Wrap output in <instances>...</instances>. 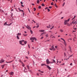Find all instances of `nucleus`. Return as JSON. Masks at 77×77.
I'll return each instance as SVG.
<instances>
[{"label":"nucleus","instance_id":"f257e3e1","mask_svg":"<svg viewBox=\"0 0 77 77\" xmlns=\"http://www.w3.org/2000/svg\"><path fill=\"white\" fill-rule=\"evenodd\" d=\"M26 27L28 29H29L31 34H33V31H32V30H31V28L30 27H29V26L28 25H27V26H26Z\"/></svg>","mask_w":77,"mask_h":77},{"label":"nucleus","instance_id":"f03ea898","mask_svg":"<svg viewBox=\"0 0 77 77\" xmlns=\"http://www.w3.org/2000/svg\"><path fill=\"white\" fill-rule=\"evenodd\" d=\"M69 20H70V19H69L67 20H64V24L65 25H66L67 24H68V22L69 21Z\"/></svg>","mask_w":77,"mask_h":77},{"label":"nucleus","instance_id":"7ed1b4c3","mask_svg":"<svg viewBox=\"0 0 77 77\" xmlns=\"http://www.w3.org/2000/svg\"><path fill=\"white\" fill-rule=\"evenodd\" d=\"M46 62V63L47 65H48L50 62V61L48 59H47Z\"/></svg>","mask_w":77,"mask_h":77},{"label":"nucleus","instance_id":"20e7f679","mask_svg":"<svg viewBox=\"0 0 77 77\" xmlns=\"http://www.w3.org/2000/svg\"><path fill=\"white\" fill-rule=\"evenodd\" d=\"M5 62V60L3 59H1L0 60V63H3Z\"/></svg>","mask_w":77,"mask_h":77},{"label":"nucleus","instance_id":"39448f33","mask_svg":"<svg viewBox=\"0 0 77 77\" xmlns=\"http://www.w3.org/2000/svg\"><path fill=\"white\" fill-rule=\"evenodd\" d=\"M45 66H47V67L50 70L51 69V67L48 65H45Z\"/></svg>","mask_w":77,"mask_h":77},{"label":"nucleus","instance_id":"423d86ee","mask_svg":"<svg viewBox=\"0 0 77 77\" xmlns=\"http://www.w3.org/2000/svg\"><path fill=\"white\" fill-rule=\"evenodd\" d=\"M51 48L52 49H54V51H55V48H54V46L53 45L51 46Z\"/></svg>","mask_w":77,"mask_h":77},{"label":"nucleus","instance_id":"0eeeda50","mask_svg":"<svg viewBox=\"0 0 77 77\" xmlns=\"http://www.w3.org/2000/svg\"><path fill=\"white\" fill-rule=\"evenodd\" d=\"M24 68L26 70H25V69H24V72H27V69L26 68V67H25Z\"/></svg>","mask_w":77,"mask_h":77},{"label":"nucleus","instance_id":"6e6552de","mask_svg":"<svg viewBox=\"0 0 77 77\" xmlns=\"http://www.w3.org/2000/svg\"><path fill=\"white\" fill-rule=\"evenodd\" d=\"M9 74L11 75H13V74H14V72H11Z\"/></svg>","mask_w":77,"mask_h":77},{"label":"nucleus","instance_id":"1a4fd4ad","mask_svg":"<svg viewBox=\"0 0 77 77\" xmlns=\"http://www.w3.org/2000/svg\"><path fill=\"white\" fill-rule=\"evenodd\" d=\"M61 39H62V40H63V41H64V44H66V42H65V40H64V39H63V38H61Z\"/></svg>","mask_w":77,"mask_h":77},{"label":"nucleus","instance_id":"9d476101","mask_svg":"<svg viewBox=\"0 0 77 77\" xmlns=\"http://www.w3.org/2000/svg\"><path fill=\"white\" fill-rule=\"evenodd\" d=\"M39 32H45V30H40L39 31Z\"/></svg>","mask_w":77,"mask_h":77},{"label":"nucleus","instance_id":"9b49d317","mask_svg":"<svg viewBox=\"0 0 77 77\" xmlns=\"http://www.w3.org/2000/svg\"><path fill=\"white\" fill-rule=\"evenodd\" d=\"M26 67L28 69H30V66H29V65H27L26 66Z\"/></svg>","mask_w":77,"mask_h":77},{"label":"nucleus","instance_id":"f8f14e48","mask_svg":"<svg viewBox=\"0 0 77 77\" xmlns=\"http://www.w3.org/2000/svg\"><path fill=\"white\" fill-rule=\"evenodd\" d=\"M51 27V25H50V24H49L48 26H47V28H48V29H49V28H50Z\"/></svg>","mask_w":77,"mask_h":77},{"label":"nucleus","instance_id":"ddd939ff","mask_svg":"<svg viewBox=\"0 0 77 77\" xmlns=\"http://www.w3.org/2000/svg\"><path fill=\"white\" fill-rule=\"evenodd\" d=\"M23 36H27V34H25L23 33Z\"/></svg>","mask_w":77,"mask_h":77},{"label":"nucleus","instance_id":"4468645a","mask_svg":"<svg viewBox=\"0 0 77 77\" xmlns=\"http://www.w3.org/2000/svg\"><path fill=\"white\" fill-rule=\"evenodd\" d=\"M75 19L74 20H73L72 22V23H73V24H75Z\"/></svg>","mask_w":77,"mask_h":77},{"label":"nucleus","instance_id":"2eb2a0df","mask_svg":"<svg viewBox=\"0 0 77 77\" xmlns=\"http://www.w3.org/2000/svg\"><path fill=\"white\" fill-rule=\"evenodd\" d=\"M21 64L22 65V66H23V67H24V65H24V63L23 62H22Z\"/></svg>","mask_w":77,"mask_h":77},{"label":"nucleus","instance_id":"dca6fc26","mask_svg":"<svg viewBox=\"0 0 77 77\" xmlns=\"http://www.w3.org/2000/svg\"><path fill=\"white\" fill-rule=\"evenodd\" d=\"M33 40H35V41H37L36 38L35 37L33 38Z\"/></svg>","mask_w":77,"mask_h":77},{"label":"nucleus","instance_id":"f3484780","mask_svg":"<svg viewBox=\"0 0 77 77\" xmlns=\"http://www.w3.org/2000/svg\"><path fill=\"white\" fill-rule=\"evenodd\" d=\"M0 12H4V11L1 9H0Z\"/></svg>","mask_w":77,"mask_h":77},{"label":"nucleus","instance_id":"a211bd4d","mask_svg":"<svg viewBox=\"0 0 77 77\" xmlns=\"http://www.w3.org/2000/svg\"><path fill=\"white\" fill-rule=\"evenodd\" d=\"M39 0H37V3L38 4H39Z\"/></svg>","mask_w":77,"mask_h":77},{"label":"nucleus","instance_id":"6ab92c4d","mask_svg":"<svg viewBox=\"0 0 77 77\" xmlns=\"http://www.w3.org/2000/svg\"><path fill=\"white\" fill-rule=\"evenodd\" d=\"M5 66V65H2L1 66L2 67V69H3L4 68V67Z\"/></svg>","mask_w":77,"mask_h":77},{"label":"nucleus","instance_id":"aec40b11","mask_svg":"<svg viewBox=\"0 0 77 77\" xmlns=\"http://www.w3.org/2000/svg\"><path fill=\"white\" fill-rule=\"evenodd\" d=\"M19 12H24V11L23 10H20Z\"/></svg>","mask_w":77,"mask_h":77},{"label":"nucleus","instance_id":"412c9836","mask_svg":"<svg viewBox=\"0 0 77 77\" xmlns=\"http://www.w3.org/2000/svg\"><path fill=\"white\" fill-rule=\"evenodd\" d=\"M7 22H5L4 24V26H6L7 25Z\"/></svg>","mask_w":77,"mask_h":77},{"label":"nucleus","instance_id":"4be33fe9","mask_svg":"<svg viewBox=\"0 0 77 77\" xmlns=\"http://www.w3.org/2000/svg\"><path fill=\"white\" fill-rule=\"evenodd\" d=\"M30 40H33V37H31L30 38Z\"/></svg>","mask_w":77,"mask_h":77},{"label":"nucleus","instance_id":"5701e85b","mask_svg":"<svg viewBox=\"0 0 77 77\" xmlns=\"http://www.w3.org/2000/svg\"><path fill=\"white\" fill-rule=\"evenodd\" d=\"M44 65H46L45 64V63H43V64H41V66H44Z\"/></svg>","mask_w":77,"mask_h":77},{"label":"nucleus","instance_id":"b1692460","mask_svg":"<svg viewBox=\"0 0 77 77\" xmlns=\"http://www.w3.org/2000/svg\"><path fill=\"white\" fill-rule=\"evenodd\" d=\"M17 35H18L19 36H20L21 35V33H18Z\"/></svg>","mask_w":77,"mask_h":77},{"label":"nucleus","instance_id":"393cba45","mask_svg":"<svg viewBox=\"0 0 77 77\" xmlns=\"http://www.w3.org/2000/svg\"><path fill=\"white\" fill-rule=\"evenodd\" d=\"M54 5L55 6V7H56V8H57V6L56 5V4H55Z\"/></svg>","mask_w":77,"mask_h":77},{"label":"nucleus","instance_id":"a878e982","mask_svg":"<svg viewBox=\"0 0 77 77\" xmlns=\"http://www.w3.org/2000/svg\"><path fill=\"white\" fill-rule=\"evenodd\" d=\"M17 39H19V36H18V35H17Z\"/></svg>","mask_w":77,"mask_h":77},{"label":"nucleus","instance_id":"bb28decb","mask_svg":"<svg viewBox=\"0 0 77 77\" xmlns=\"http://www.w3.org/2000/svg\"><path fill=\"white\" fill-rule=\"evenodd\" d=\"M19 62H20V63H22V61H21V60L20 59H19Z\"/></svg>","mask_w":77,"mask_h":77},{"label":"nucleus","instance_id":"cd10ccee","mask_svg":"<svg viewBox=\"0 0 77 77\" xmlns=\"http://www.w3.org/2000/svg\"><path fill=\"white\" fill-rule=\"evenodd\" d=\"M52 60L53 61V63H55L56 62V61L54 60Z\"/></svg>","mask_w":77,"mask_h":77},{"label":"nucleus","instance_id":"c85d7f7f","mask_svg":"<svg viewBox=\"0 0 77 77\" xmlns=\"http://www.w3.org/2000/svg\"><path fill=\"white\" fill-rule=\"evenodd\" d=\"M19 42H20V44H22V41H20Z\"/></svg>","mask_w":77,"mask_h":77},{"label":"nucleus","instance_id":"c756f323","mask_svg":"<svg viewBox=\"0 0 77 77\" xmlns=\"http://www.w3.org/2000/svg\"><path fill=\"white\" fill-rule=\"evenodd\" d=\"M60 31H61V32H63V30L62 29H60Z\"/></svg>","mask_w":77,"mask_h":77},{"label":"nucleus","instance_id":"7c9ffc66","mask_svg":"<svg viewBox=\"0 0 77 77\" xmlns=\"http://www.w3.org/2000/svg\"><path fill=\"white\" fill-rule=\"evenodd\" d=\"M69 40H72V38H69V39H68V41H69Z\"/></svg>","mask_w":77,"mask_h":77},{"label":"nucleus","instance_id":"2f4dec72","mask_svg":"<svg viewBox=\"0 0 77 77\" xmlns=\"http://www.w3.org/2000/svg\"><path fill=\"white\" fill-rule=\"evenodd\" d=\"M49 63H50V64L53 63V62H50Z\"/></svg>","mask_w":77,"mask_h":77},{"label":"nucleus","instance_id":"473e14b6","mask_svg":"<svg viewBox=\"0 0 77 77\" xmlns=\"http://www.w3.org/2000/svg\"><path fill=\"white\" fill-rule=\"evenodd\" d=\"M24 43L25 44H27V41H25V42H24Z\"/></svg>","mask_w":77,"mask_h":77},{"label":"nucleus","instance_id":"72a5a7b5","mask_svg":"<svg viewBox=\"0 0 77 77\" xmlns=\"http://www.w3.org/2000/svg\"><path fill=\"white\" fill-rule=\"evenodd\" d=\"M42 6H45V5H44V4L43 3V4H42Z\"/></svg>","mask_w":77,"mask_h":77},{"label":"nucleus","instance_id":"f704fd0d","mask_svg":"<svg viewBox=\"0 0 77 77\" xmlns=\"http://www.w3.org/2000/svg\"><path fill=\"white\" fill-rule=\"evenodd\" d=\"M75 24H76L77 23V20H76L75 21Z\"/></svg>","mask_w":77,"mask_h":77},{"label":"nucleus","instance_id":"c9c22d12","mask_svg":"<svg viewBox=\"0 0 77 77\" xmlns=\"http://www.w3.org/2000/svg\"><path fill=\"white\" fill-rule=\"evenodd\" d=\"M65 5V2H64L63 3V7L64 6V5Z\"/></svg>","mask_w":77,"mask_h":77},{"label":"nucleus","instance_id":"e433bc0d","mask_svg":"<svg viewBox=\"0 0 77 77\" xmlns=\"http://www.w3.org/2000/svg\"><path fill=\"white\" fill-rule=\"evenodd\" d=\"M28 71H29V72H32V70H31L29 69V70H28Z\"/></svg>","mask_w":77,"mask_h":77},{"label":"nucleus","instance_id":"4c0bfd02","mask_svg":"<svg viewBox=\"0 0 77 77\" xmlns=\"http://www.w3.org/2000/svg\"><path fill=\"white\" fill-rule=\"evenodd\" d=\"M76 16H74L73 18H72V20H73V19H74L75 18Z\"/></svg>","mask_w":77,"mask_h":77},{"label":"nucleus","instance_id":"58836bf2","mask_svg":"<svg viewBox=\"0 0 77 77\" xmlns=\"http://www.w3.org/2000/svg\"><path fill=\"white\" fill-rule=\"evenodd\" d=\"M53 2H51V5H54V4H53Z\"/></svg>","mask_w":77,"mask_h":77},{"label":"nucleus","instance_id":"ea45409f","mask_svg":"<svg viewBox=\"0 0 77 77\" xmlns=\"http://www.w3.org/2000/svg\"><path fill=\"white\" fill-rule=\"evenodd\" d=\"M48 12H50V9H48Z\"/></svg>","mask_w":77,"mask_h":77},{"label":"nucleus","instance_id":"a19ab883","mask_svg":"<svg viewBox=\"0 0 77 77\" xmlns=\"http://www.w3.org/2000/svg\"><path fill=\"white\" fill-rule=\"evenodd\" d=\"M33 9H34V11H36V9L35 8H33Z\"/></svg>","mask_w":77,"mask_h":77},{"label":"nucleus","instance_id":"79ce46f5","mask_svg":"<svg viewBox=\"0 0 77 77\" xmlns=\"http://www.w3.org/2000/svg\"><path fill=\"white\" fill-rule=\"evenodd\" d=\"M54 26H53L52 28H50L51 30V29H53V28H54Z\"/></svg>","mask_w":77,"mask_h":77},{"label":"nucleus","instance_id":"37998d69","mask_svg":"<svg viewBox=\"0 0 77 77\" xmlns=\"http://www.w3.org/2000/svg\"><path fill=\"white\" fill-rule=\"evenodd\" d=\"M36 75H38V76H39V74L38 73H37Z\"/></svg>","mask_w":77,"mask_h":77},{"label":"nucleus","instance_id":"c03bdc74","mask_svg":"<svg viewBox=\"0 0 77 77\" xmlns=\"http://www.w3.org/2000/svg\"><path fill=\"white\" fill-rule=\"evenodd\" d=\"M41 6H39L38 7V8L39 9H41Z\"/></svg>","mask_w":77,"mask_h":77},{"label":"nucleus","instance_id":"a18cd8bd","mask_svg":"<svg viewBox=\"0 0 77 77\" xmlns=\"http://www.w3.org/2000/svg\"><path fill=\"white\" fill-rule=\"evenodd\" d=\"M49 8H50V9H51L52 8V7L51 6H49Z\"/></svg>","mask_w":77,"mask_h":77},{"label":"nucleus","instance_id":"49530a36","mask_svg":"<svg viewBox=\"0 0 77 77\" xmlns=\"http://www.w3.org/2000/svg\"><path fill=\"white\" fill-rule=\"evenodd\" d=\"M39 24H38V25L36 26L37 28H38V27H39Z\"/></svg>","mask_w":77,"mask_h":77},{"label":"nucleus","instance_id":"de8ad7c7","mask_svg":"<svg viewBox=\"0 0 77 77\" xmlns=\"http://www.w3.org/2000/svg\"><path fill=\"white\" fill-rule=\"evenodd\" d=\"M25 58H26V59H29V58H28V57L27 56H26L25 57Z\"/></svg>","mask_w":77,"mask_h":77},{"label":"nucleus","instance_id":"09e8293b","mask_svg":"<svg viewBox=\"0 0 77 77\" xmlns=\"http://www.w3.org/2000/svg\"><path fill=\"white\" fill-rule=\"evenodd\" d=\"M20 3H21V5H23V2H20Z\"/></svg>","mask_w":77,"mask_h":77},{"label":"nucleus","instance_id":"8fccbe9b","mask_svg":"<svg viewBox=\"0 0 77 77\" xmlns=\"http://www.w3.org/2000/svg\"><path fill=\"white\" fill-rule=\"evenodd\" d=\"M28 11H29V12L30 13V10H29V8H28Z\"/></svg>","mask_w":77,"mask_h":77},{"label":"nucleus","instance_id":"3c124183","mask_svg":"<svg viewBox=\"0 0 77 77\" xmlns=\"http://www.w3.org/2000/svg\"><path fill=\"white\" fill-rule=\"evenodd\" d=\"M45 36L46 37H47H47H48V34H47V35H45Z\"/></svg>","mask_w":77,"mask_h":77},{"label":"nucleus","instance_id":"603ef678","mask_svg":"<svg viewBox=\"0 0 77 77\" xmlns=\"http://www.w3.org/2000/svg\"><path fill=\"white\" fill-rule=\"evenodd\" d=\"M43 38H44V37H41V38H40L41 39H43Z\"/></svg>","mask_w":77,"mask_h":77},{"label":"nucleus","instance_id":"864d4df0","mask_svg":"<svg viewBox=\"0 0 77 77\" xmlns=\"http://www.w3.org/2000/svg\"><path fill=\"white\" fill-rule=\"evenodd\" d=\"M32 21H33V22H34V23H36V22H35V21H34V20H32Z\"/></svg>","mask_w":77,"mask_h":77},{"label":"nucleus","instance_id":"5fc2aeb1","mask_svg":"<svg viewBox=\"0 0 77 77\" xmlns=\"http://www.w3.org/2000/svg\"><path fill=\"white\" fill-rule=\"evenodd\" d=\"M58 60H58V59H57V63H59V61H58Z\"/></svg>","mask_w":77,"mask_h":77},{"label":"nucleus","instance_id":"6e6d98bb","mask_svg":"<svg viewBox=\"0 0 77 77\" xmlns=\"http://www.w3.org/2000/svg\"><path fill=\"white\" fill-rule=\"evenodd\" d=\"M64 56H66V53H64Z\"/></svg>","mask_w":77,"mask_h":77},{"label":"nucleus","instance_id":"4d7b16f0","mask_svg":"<svg viewBox=\"0 0 77 77\" xmlns=\"http://www.w3.org/2000/svg\"><path fill=\"white\" fill-rule=\"evenodd\" d=\"M28 46L29 48H30V45H28Z\"/></svg>","mask_w":77,"mask_h":77},{"label":"nucleus","instance_id":"13d9d810","mask_svg":"<svg viewBox=\"0 0 77 77\" xmlns=\"http://www.w3.org/2000/svg\"><path fill=\"white\" fill-rule=\"evenodd\" d=\"M40 72H41V73H44V72L42 71H40Z\"/></svg>","mask_w":77,"mask_h":77},{"label":"nucleus","instance_id":"bf43d9fd","mask_svg":"<svg viewBox=\"0 0 77 77\" xmlns=\"http://www.w3.org/2000/svg\"><path fill=\"white\" fill-rule=\"evenodd\" d=\"M70 65L71 66L72 65V63H71L70 64Z\"/></svg>","mask_w":77,"mask_h":77},{"label":"nucleus","instance_id":"052dcab7","mask_svg":"<svg viewBox=\"0 0 77 77\" xmlns=\"http://www.w3.org/2000/svg\"><path fill=\"white\" fill-rule=\"evenodd\" d=\"M24 13H23V17H24Z\"/></svg>","mask_w":77,"mask_h":77},{"label":"nucleus","instance_id":"680f3d73","mask_svg":"<svg viewBox=\"0 0 77 77\" xmlns=\"http://www.w3.org/2000/svg\"><path fill=\"white\" fill-rule=\"evenodd\" d=\"M49 49L50 50H53V49H52L51 48H50Z\"/></svg>","mask_w":77,"mask_h":77},{"label":"nucleus","instance_id":"e2e57ef3","mask_svg":"<svg viewBox=\"0 0 77 77\" xmlns=\"http://www.w3.org/2000/svg\"><path fill=\"white\" fill-rule=\"evenodd\" d=\"M6 63H11V62H6Z\"/></svg>","mask_w":77,"mask_h":77},{"label":"nucleus","instance_id":"0e129e2a","mask_svg":"<svg viewBox=\"0 0 77 77\" xmlns=\"http://www.w3.org/2000/svg\"><path fill=\"white\" fill-rule=\"evenodd\" d=\"M55 38V37H54V36H53L52 37V38Z\"/></svg>","mask_w":77,"mask_h":77},{"label":"nucleus","instance_id":"69168bd1","mask_svg":"<svg viewBox=\"0 0 77 77\" xmlns=\"http://www.w3.org/2000/svg\"><path fill=\"white\" fill-rule=\"evenodd\" d=\"M55 48H57V46H56L55 47Z\"/></svg>","mask_w":77,"mask_h":77},{"label":"nucleus","instance_id":"338daca9","mask_svg":"<svg viewBox=\"0 0 77 77\" xmlns=\"http://www.w3.org/2000/svg\"><path fill=\"white\" fill-rule=\"evenodd\" d=\"M69 49L70 50H71V47H69Z\"/></svg>","mask_w":77,"mask_h":77},{"label":"nucleus","instance_id":"774afa93","mask_svg":"<svg viewBox=\"0 0 77 77\" xmlns=\"http://www.w3.org/2000/svg\"><path fill=\"white\" fill-rule=\"evenodd\" d=\"M3 75H2L1 76V77H3Z\"/></svg>","mask_w":77,"mask_h":77}]
</instances>
